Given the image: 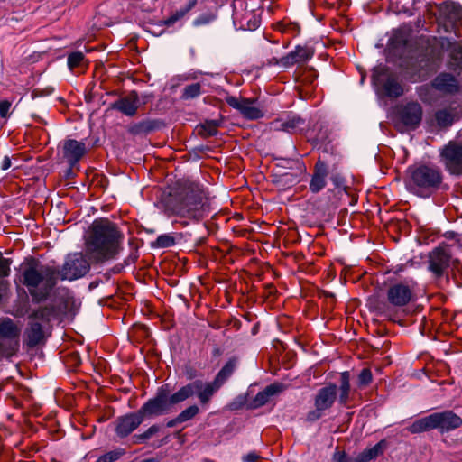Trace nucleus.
Here are the masks:
<instances>
[{"label": "nucleus", "mask_w": 462, "mask_h": 462, "mask_svg": "<svg viewBox=\"0 0 462 462\" xmlns=\"http://www.w3.org/2000/svg\"><path fill=\"white\" fill-rule=\"evenodd\" d=\"M86 144L74 139L66 140L63 145V156L68 163L73 167L85 155Z\"/></svg>", "instance_id": "nucleus-21"}, {"label": "nucleus", "mask_w": 462, "mask_h": 462, "mask_svg": "<svg viewBox=\"0 0 462 462\" xmlns=\"http://www.w3.org/2000/svg\"><path fill=\"white\" fill-rule=\"evenodd\" d=\"M439 44L442 51H449L448 66L450 69L454 70L462 69V42H451L446 37H441Z\"/></svg>", "instance_id": "nucleus-20"}, {"label": "nucleus", "mask_w": 462, "mask_h": 462, "mask_svg": "<svg viewBox=\"0 0 462 462\" xmlns=\"http://www.w3.org/2000/svg\"><path fill=\"white\" fill-rule=\"evenodd\" d=\"M140 106V99L135 90L131 91L125 97H123L110 104V109L117 110L126 116L136 115Z\"/></svg>", "instance_id": "nucleus-19"}, {"label": "nucleus", "mask_w": 462, "mask_h": 462, "mask_svg": "<svg viewBox=\"0 0 462 462\" xmlns=\"http://www.w3.org/2000/svg\"><path fill=\"white\" fill-rule=\"evenodd\" d=\"M11 167V160L8 156H5L2 162V170L5 171Z\"/></svg>", "instance_id": "nucleus-49"}, {"label": "nucleus", "mask_w": 462, "mask_h": 462, "mask_svg": "<svg viewBox=\"0 0 462 462\" xmlns=\"http://www.w3.org/2000/svg\"><path fill=\"white\" fill-rule=\"evenodd\" d=\"M155 243L160 248L171 247L175 245V238L170 234H164L159 236Z\"/></svg>", "instance_id": "nucleus-39"}, {"label": "nucleus", "mask_w": 462, "mask_h": 462, "mask_svg": "<svg viewBox=\"0 0 462 462\" xmlns=\"http://www.w3.org/2000/svg\"><path fill=\"white\" fill-rule=\"evenodd\" d=\"M194 396L189 383L181 386L177 392L171 394L169 386L162 385L158 388L153 398L149 399L139 411L145 417L159 416L168 413L171 408Z\"/></svg>", "instance_id": "nucleus-4"}, {"label": "nucleus", "mask_w": 462, "mask_h": 462, "mask_svg": "<svg viewBox=\"0 0 462 462\" xmlns=\"http://www.w3.org/2000/svg\"><path fill=\"white\" fill-rule=\"evenodd\" d=\"M125 454V450L122 448H117L114 450L108 451L100 456L96 462H116Z\"/></svg>", "instance_id": "nucleus-34"}, {"label": "nucleus", "mask_w": 462, "mask_h": 462, "mask_svg": "<svg viewBox=\"0 0 462 462\" xmlns=\"http://www.w3.org/2000/svg\"><path fill=\"white\" fill-rule=\"evenodd\" d=\"M260 458V456L255 452L248 453L243 457L244 462H256Z\"/></svg>", "instance_id": "nucleus-47"}, {"label": "nucleus", "mask_w": 462, "mask_h": 462, "mask_svg": "<svg viewBox=\"0 0 462 462\" xmlns=\"http://www.w3.org/2000/svg\"><path fill=\"white\" fill-rule=\"evenodd\" d=\"M270 64H274V65H282V62H281V59H277V58H273L270 61H269Z\"/></svg>", "instance_id": "nucleus-51"}, {"label": "nucleus", "mask_w": 462, "mask_h": 462, "mask_svg": "<svg viewBox=\"0 0 462 462\" xmlns=\"http://www.w3.org/2000/svg\"><path fill=\"white\" fill-rule=\"evenodd\" d=\"M22 282L33 301L45 300L59 281V268L31 259L22 269Z\"/></svg>", "instance_id": "nucleus-3"}, {"label": "nucleus", "mask_w": 462, "mask_h": 462, "mask_svg": "<svg viewBox=\"0 0 462 462\" xmlns=\"http://www.w3.org/2000/svg\"><path fill=\"white\" fill-rule=\"evenodd\" d=\"M215 19V15L213 14H203L199 15L194 21L193 24L195 26L206 25L211 23Z\"/></svg>", "instance_id": "nucleus-43"}, {"label": "nucleus", "mask_w": 462, "mask_h": 462, "mask_svg": "<svg viewBox=\"0 0 462 462\" xmlns=\"http://www.w3.org/2000/svg\"><path fill=\"white\" fill-rule=\"evenodd\" d=\"M143 420L144 417L139 410L135 412L120 416L116 420V434L119 438H125L135 430Z\"/></svg>", "instance_id": "nucleus-17"}, {"label": "nucleus", "mask_w": 462, "mask_h": 462, "mask_svg": "<svg viewBox=\"0 0 462 462\" xmlns=\"http://www.w3.org/2000/svg\"><path fill=\"white\" fill-rule=\"evenodd\" d=\"M226 102L231 107L238 110L246 119L256 120L263 116V112L254 106L256 99L229 96L226 97Z\"/></svg>", "instance_id": "nucleus-14"}, {"label": "nucleus", "mask_w": 462, "mask_h": 462, "mask_svg": "<svg viewBox=\"0 0 462 462\" xmlns=\"http://www.w3.org/2000/svg\"><path fill=\"white\" fill-rule=\"evenodd\" d=\"M328 174L327 163L319 159L314 165L313 174L310 182V189L312 193H318L326 186V179Z\"/></svg>", "instance_id": "nucleus-22"}, {"label": "nucleus", "mask_w": 462, "mask_h": 462, "mask_svg": "<svg viewBox=\"0 0 462 462\" xmlns=\"http://www.w3.org/2000/svg\"><path fill=\"white\" fill-rule=\"evenodd\" d=\"M318 75L316 71L312 69H306L304 73L300 77V82L302 84L310 83L311 84L316 79Z\"/></svg>", "instance_id": "nucleus-42"}, {"label": "nucleus", "mask_w": 462, "mask_h": 462, "mask_svg": "<svg viewBox=\"0 0 462 462\" xmlns=\"http://www.w3.org/2000/svg\"><path fill=\"white\" fill-rule=\"evenodd\" d=\"M26 343L29 346L33 347L41 344L44 339V332L39 322H32L25 332Z\"/></svg>", "instance_id": "nucleus-26"}, {"label": "nucleus", "mask_w": 462, "mask_h": 462, "mask_svg": "<svg viewBox=\"0 0 462 462\" xmlns=\"http://www.w3.org/2000/svg\"><path fill=\"white\" fill-rule=\"evenodd\" d=\"M384 448V441L381 440L374 447L365 448L361 453H359L356 457V462H369L374 458H376L379 455L383 454Z\"/></svg>", "instance_id": "nucleus-28"}, {"label": "nucleus", "mask_w": 462, "mask_h": 462, "mask_svg": "<svg viewBox=\"0 0 462 462\" xmlns=\"http://www.w3.org/2000/svg\"><path fill=\"white\" fill-rule=\"evenodd\" d=\"M11 261L3 257L0 252V277H6L10 274Z\"/></svg>", "instance_id": "nucleus-44"}, {"label": "nucleus", "mask_w": 462, "mask_h": 462, "mask_svg": "<svg viewBox=\"0 0 462 462\" xmlns=\"http://www.w3.org/2000/svg\"><path fill=\"white\" fill-rule=\"evenodd\" d=\"M236 367V359H229L226 365L217 374L212 382H204L195 380L189 383L194 395H197L201 405H207L211 401L215 393L224 385L228 378L233 374Z\"/></svg>", "instance_id": "nucleus-6"}, {"label": "nucleus", "mask_w": 462, "mask_h": 462, "mask_svg": "<svg viewBox=\"0 0 462 462\" xmlns=\"http://www.w3.org/2000/svg\"><path fill=\"white\" fill-rule=\"evenodd\" d=\"M417 283L411 280L391 284L387 290V300L394 307H404L413 298Z\"/></svg>", "instance_id": "nucleus-12"}, {"label": "nucleus", "mask_w": 462, "mask_h": 462, "mask_svg": "<svg viewBox=\"0 0 462 462\" xmlns=\"http://www.w3.org/2000/svg\"><path fill=\"white\" fill-rule=\"evenodd\" d=\"M350 393V374L346 371L340 374L339 398L338 402L341 405H346Z\"/></svg>", "instance_id": "nucleus-30"}, {"label": "nucleus", "mask_w": 462, "mask_h": 462, "mask_svg": "<svg viewBox=\"0 0 462 462\" xmlns=\"http://www.w3.org/2000/svg\"><path fill=\"white\" fill-rule=\"evenodd\" d=\"M457 263V260H452L449 246L445 243L433 248L427 256L428 271L439 286L449 283L448 269Z\"/></svg>", "instance_id": "nucleus-7"}, {"label": "nucleus", "mask_w": 462, "mask_h": 462, "mask_svg": "<svg viewBox=\"0 0 462 462\" xmlns=\"http://www.w3.org/2000/svg\"><path fill=\"white\" fill-rule=\"evenodd\" d=\"M197 3V0H170V15L162 22L163 24L172 26L184 18L196 6Z\"/></svg>", "instance_id": "nucleus-18"}, {"label": "nucleus", "mask_w": 462, "mask_h": 462, "mask_svg": "<svg viewBox=\"0 0 462 462\" xmlns=\"http://www.w3.org/2000/svg\"><path fill=\"white\" fill-rule=\"evenodd\" d=\"M457 271L462 274V265L457 267Z\"/></svg>", "instance_id": "nucleus-53"}, {"label": "nucleus", "mask_w": 462, "mask_h": 462, "mask_svg": "<svg viewBox=\"0 0 462 462\" xmlns=\"http://www.w3.org/2000/svg\"><path fill=\"white\" fill-rule=\"evenodd\" d=\"M422 107L418 102H410L398 108V118L408 129H416L422 119Z\"/></svg>", "instance_id": "nucleus-15"}, {"label": "nucleus", "mask_w": 462, "mask_h": 462, "mask_svg": "<svg viewBox=\"0 0 462 462\" xmlns=\"http://www.w3.org/2000/svg\"><path fill=\"white\" fill-rule=\"evenodd\" d=\"M431 85L436 90L446 94H455L459 90L457 80L448 73H440L434 79Z\"/></svg>", "instance_id": "nucleus-25"}, {"label": "nucleus", "mask_w": 462, "mask_h": 462, "mask_svg": "<svg viewBox=\"0 0 462 462\" xmlns=\"http://www.w3.org/2000/svg\"><path fill=\"white\" fill-rule=\"evenodd\" d=\"M373 79L378 90L385 97L397 98L403 93V88L397 78L388 73L385 69H382L379 72L374 74Z\"/></svg>", "instance_id": "nucleus-13"}, {"label": "nucleus", "mask_w": 462, "mask_h": 462, "mask_svg": "<svg viewBox=\"0 0 462 462\" xmlns=\"http://www.w3.org/2000/svg\"><path fill=\"white\" fill-rule=\"evenodd\" d=\"M443 163L451 174L462 175V144L449 143L441 152Z\"/></svg>", "instance_id": "nucleus-16"}, {"label": "nucleus", "mask_w": 462, "mask_h": 462, "mask_svg": "<svg viewBox=\"0 0 462 462\" xmlns=\"http://www.w3.org/2000/svg\"><path fill=\"white\" fill-rule=\"evenodd\" d=\"M89 269L90 264L82 253L69 254L59 269V279L74 281L85 276Z\"/></svg>", "instance_id": "nucleus-9"}, {"label": "nucleus", "mask_w": 462, "mask_h": 462, "mask_svg": "<svg viewBox=\"0 0 462 462\" xmlns=\"http://www.w3.org/2000/svg\"><path fill=\"white\" fill-rule=\"evenodd\" d=\"M160 428L157 425L151 426L146 431L142 434L134 435L133 437L135 444L143 443L159 431Z\"/></svg>", "instance_id": "nucleus-36"}, {"label": "nucleus", "mask_w": 462, "mask_h": 462, "mask_svg": "<svg viewBox=\"0 0 462 462\" xmlns=\"http://www.w3.org/2000/svg\"><path fill=\"white\" fill-rule=\"evenodd\" d=\"M314 51L307 46H297L294 51L281 58L282 66L288 68L311 59Z\"/></svg>", "instance_id": "nucleus-23"}, {"label": "nucleus", "mask_w": 462, "mask_h": 462, "mask_svg": "<svg viewBox=\"0 0 462 462\" xmlns=\"http://www.w3.org/2000/svg\"><path fill=\"white\" fill-rule=\"evenodd\" d=\"M434 120L438 127L446 128L453 124L454 116L448 109H440L435 113Z\"/></svg>", "instance_id": "nucleus-31"}, {"label": "nucleus", "mask_w": 462, "mask_h": 462, "mask_svg": "<svg viewBox=\"0 0 462 462\" xmlns=\"http://www.w3.org/2000/svg\"><path fill=\"white\" fill-rule=\"evenodd\" d=\"M54 315V309L52 307H42L38 309L34 313L33 317L37 319H41L42 321L48 322Z\"/></svg>", "instance_id": "nucleus-38"}, {"label": "nucleus", "mask_w": 462, "mask_h": 462, "mask_svg": "<svg viewBox=\"0 0 462 462\" xmlns=\"http://www.w3.org/2000/svg\"><path fill=\"white\" fill-rule=\"evenodd\" d=\"M406 172L405 185L407 189L419 196H430L442 181L439 169L434 166H412L409 167Z\"/></svg>", "instance_id": "nucleus-5"}, {"label": "nucleus", "mask_w": 462, "mask_h": 462, "mask_svg": "<svg viewBox=\"0 0 462 462\" xmlns=\"http://www.w3.org/2000/svg\"><path fill=\"white\" fill-rule=\"evenodd\" d=\"M337 385L331 383L317 392L314 398L315 409L310 411L306 415V420L309 422L319 420L325 411L333 406L337 399Z\"/></svg>", "instance_id": "nucleus-10"}, {"label": "nucleus", "mask_w": 462, "mask_h": 462, "mask_svg": "<svg viewBox=\"0 0 462 462\" xmlns=\"http://www.w3.org/2000/svg\"><path fill=\"white\" fill-rule=\"evenodd\" d=\"M88 62L85 59V56L80 51L71 52L68 56V66L70 69H74L75 68L88 66Z\"/></svg>", "instance_id": "nucleus-33"}, {"label": "nucleus", "mask_w": 462, "mask_h": 462, "mask_svg": "<svg viewBox=\"0 0 462 462\" xmlns=\"http://www.w3.org/2000/svg\"><path fill=\"white\" fill-rule=\"evenodd\" d=\"M199 412V408L196 404L190 405L188 408H186L185 410H183L179 414V420H181L182 423L185 421L190 420L196 415H198Z\"/></svg>", "instance_id": "nucleus-37"}, {"label": "nucleus", "mask_w": 462, "mask_h": 462, "mask_svg": "<svg viewBox=\"0 0 462 462\" xmlns=\"http://www.w3.org/2000/svg\"><path fill=\"white\" fill-rule=\"evenodd\" d=\"M219 122L217 120H208L200 125L199 134L203 137L214 136L217 134Z\"/></svg>", "instance_id": "nucleus-32"}, {"label": "nucleus", "mask_w": 462, "mask_h": 462, "mask_svg": "<svg viewBox=\"0 0 462 462\" xmlns=\"http://www.w3.org/2000/svg\"><path fill=\"white\" fill-rule=\"evenodd\" d=\"M331 180L335 184L336 187L339 188L343 185L344 180L342 177L338 175H334L331 177Z\"/></svg>", "instance_id": "nucleus-48"}, {"label": "nucleus", "mask_w": 462, "mask_h": 462, "mask_svg": "<svg viewBox=\"0 0 462 462\" xmlns=\"http://www.w3.org/2000/svg\"><path fill=\"white\" fill-rule=\"evenodd\" d=\"M304 125V120L300 118V116H293L291 117H288L284 121H277L275 124V129L276 130H282L287 133H296L297 131L300 130L302 126Z\"/></svg>", "instance_id": "nucleus-27"}, {"label": "nucleus", "mask_w": 462, "mask_h": 462, "mask_svg": "<svg viewBox=\"0 0 462 462\" xmlns=\"http://www.w3.org/2000/svg\"><path fill=\"white\" fill-rule=\"evenodd\" d=\"M184 374L187 379L193 380L197 377V370L190 365H186L184 368Z\"/></svg>", "instance_id": "nucleus-46"}, {"label": "nucleus", "mask_w": 462, "mask_h": 462, "mask_svg": "<svg viewBox=\"0 0 462 462\" xmlns=\"http://www.w3.org/2000/svg\"><path fill=\"white\" fill-rule=\"evenodd\" d=\"M201 94V85L199 83H193L186 86L183 88L181 97L188 100L199 97Z\"/></svg>", "instance_id": "nucleus-35"}, {"label": "nucleus", "mask_w": 462, "mask_h": 462, "mask_svg": "<svg viewBox=\"0 0 462 462\" xmlns=\"http://www.w3.org/2000/svg\"><path fill=\"white\" fill-rule=\"evenodd\" d=\"M142 462H157L154 458L144 459Z\"/></svg>", "instance_id": "nucleus-52"}, {"label": "nucleus", "mask_w": 462, "mask_h": 462, "mask_svg": "<svg viewBox=\"0 0 462 462\" xmlns=\"http://www.w3.org/2000/svg\"><path fill=\"white\" fill-rule=\"evenodd\" d=\"M124 235L106 218L95 220L86 236V253L97 263L115 259L123 249Z\"/></svg>", "instance_id": "nucleus-2"}, {"label": "nucleus", "mask_w": 462, "mask_h": 462, "mask_svg": "<svg viewBox=\"0 0 462 462\" xmlns=\"http://www.w3.org/2000/svg\"><path fill=\"white\" fill-rule=\"evenodd\" d=\"M255 27H257V22H254L253 27H250V29H253V28H255Z\"/></svg>", "instance_id": "nucleus-54"}, {"label": "nucleus", "mask_w": 462, "mask_h": 462, "mask_svg": "<svg viewBox=\"0 0 462 462\" xmlns=\"http://www.w3.org/2000/svg\"><path fill=\"white\" fill-rule=\"evenodd\" d=\"M158 127H159V122H157L155 120L147 119V120L138 122V123L134 124V125H132L129 128V132L132 134L138 135V134L151 133V132L154 131L155 129H157Z\"/></svg>", "instance_id": "nucleus-29"}, {"label": "nucleus", "mask_w": 462, "mask_h": 462, "mask_svg": "<svg viewBox=\"0 0 462 462\" xmlns=\"http://www.w3.org/2000/svg\"><path fill=\"white\" fill-rule=\"evenodd\" d=\"M332 460L333 462H356V457H348L345 451L337 448L333 454Z\"/></svg>", "instance_id": "nucleus-40"}, {"label": "nucleus", "mask_w": 462, "mask_h": 462, "mask_svg": "<svg viewBox=\"0 0 462 462\" xmlns=\"http://www.w3.org/2000/svg\"><path fill=\"white\" fill-rule=\"evenodd\" d=\"M164 213L199 221L208 210V198L203 186L189 179L178 180L169 185L161 197Z\"/></svg>", "instance_id": "nucleus-1"}, {"label": "nucleus", "mask_w": 462, "mask_h": 462, "mask_svg": "<svg viewBox=\"0 0 462 462\" xmlns=\"http://www.w3.org/2000/svg\"><path fill=\"white\" fill-rule=\"evenodd\" d=\"M286 386L282 383H274L266 386L263 391L259 392L250 403V407L256 409L263 406L271 398L283 392Z\"/></svg>", "instance_id": "nucleus-24"}, {"label": "nucleus", "mask_w": 462, "mask_h": 462, "mask_svg": "<svg viewBox=\"0 0 462 462\" xmlns=\"http://www.w3.org/2000/svg\"><path fill=\"white\" fill-rule=\"evenodd\" d=\"M462 425V419L452 411L435 412L415 420L409 428L411 433H420L434 429L441 431L453 430Z\"/></svg>", "instance_id": "nucleus-8"}, {"label": "nucleus", "mask_w": 462, "mask_h": 462, "mask_svg": "<svg viewBox=\"0 0 462 462\" xmlns=\"http://www.w3.org/2000/svg\"><path fill=\"white\" fill-rule=\"evenodd\" d=\"M373 376L369 368H364L358 375V384L360 387L366 386L372 382Z\"/></svg>", "instance_id": "nucleus-41"}, {"label": "nucleus", "mask_w": 462, "mask_h": 462, "mask_svg": "<svg viewBox=\"0 0 462 462\" xmlns=\"http://www.w3.org/2000/svg\"><path fill=\"white\" fill-rule=\"evenodd\" d=\"M11 107V103L7 100H3L0 102V116L5 118L8 116L9 109Z\"/></svg>", "instance_id": "nucleus-45"}, {"label": "nucleus", "mask_w": 462, "mask_h": 462, "mask_svg": "<svg viewBox=\"0 0 462 462\" xmlns=\"http://www.w3.org/2000/svg\"><path fill=\"white\" fill-rule=\"evenodd\" d=\"M20 329L11 319L0 322V352L5 356H13L19 346Z\"/></svg>", "instance_id": "nucleus-11"}, {"label": "nucleus", "mask_w": 462, "mask_h": 462, "mask_svg": "<svg viewBox=\"0 0 462 462\" xmlns=\"http://www.w3.org/2000/svg\"><path fill=\"white\" fill-rule=\"evenodd\" d=\"M180 423H182V421L179 420V415H178L176 418H174V419H172V420H169L167 422V427L172 428V427H175L177 424H180Z\"/></svg>", "instance_id": "nucleus-50"}]
</instances>
